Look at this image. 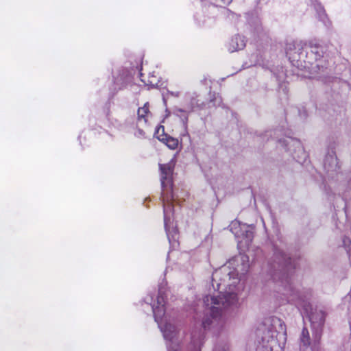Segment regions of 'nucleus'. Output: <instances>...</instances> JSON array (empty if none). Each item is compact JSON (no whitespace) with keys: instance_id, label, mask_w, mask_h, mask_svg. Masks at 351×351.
I'll return each instance as SVG.
<instances>
[{"instance_id":"nucleus-4","label":"nucleus","mask_w":351,"mask_h":351,"mask_svg":"<svg viewBox=\"0 0 351 351\" xmlns=\"http://www.w3.org/2000/svg\"><path fill=\"white\" fill-rule=\"evenodd\" d=\"M265 325L267 328L257 345L256 351H283L278 342V338H286L287 330L283 321L278 317H271L265 320Z\"/></svg>"},{"instance_id":"nucleus-2","label":"nucleus","mask_w":351,"mask_h":351,"mask_svg":"<svg viewBox=\"0 0 351 351\" xmlns=\"http://www.w3.org/2000/svg\"><path fill=\"white\" fill-rule=\"evenodd\" d=\"M174 167L173 162L160 165L161 171V198L163 202L164 223L167 236L171 246L175 247L178 244V233L173 224V206L172 202L174 197L171 188V176Z\"/></svg>"},{"instance_id":"nucleus-18","label":"nucleus","mask_w":351,"mask_h":351,"mask_svg":"<svg viewBox=\"0 0 351 351\" xmlns=\"http://www.w3.org/2000/svg\"><path fill=\"white\" fill-rule=\"evenodd\" d=\"M315 9L317 12V17L318 19L322 21L324 24H326L328 22V17L325 12V10L322 5L317 1V0H315Z\"/></svg>"},{"instance_id":"nucleus-16","label":"nucleus","mask_w":351,"mask_h":351,"mask_svg":"<svg viewBox=\"0 0 351 351\" xmlns=\"http://www.w3.org/2000/svg\"><path fill=\"white\" fill-rule=\"evenodd\" d=\"M274 261L279 265H287L289 263L290 258L281 249L276 248L274 253Z\"/></svg>"},{"instance_id":"nucleus-11","label":"nucleus","mask_w":351,"mask_h":351,"mask_svg":"<svg viewBox=\"0 0 351 351\" xmlns=\"http://www.w3.org/2000/svg\"><path fill=\"white\" fill-rule=\"evenodd\" d=\"M307 51L308 52V58H311V62H308L309 64H313V60L317 61L324 56L322 47L317 43L307 45Z\"/></svg>"},{"instance_id":"nucleus-21","label":"nucleus","mask_w":351,"mask_h":351,"mask_svg":"<svg viewBox=\"0 0 351 351\" xmlns=\"http://www.w3.org/2000/svg\"><path fill=\"white\" fill-rule=\"evenodd\" d=\"M158 79L156 76L152 75L149 77V79L148 80V84L151 86H155L157 85Z\"/></svg>"},{"instance_id":"nucleus-1","label":"nucleus","mask_w":351,"mask_h":351,"mask_svg":"<svg viewBox=\"0 0 351 351\" xmlns=\"http://www.w3.org/2000/svg\"><path fill=\"white\" fill-rule=\"evenodd\" d=\"M249 268L248 256L241 254L214 271L213 287L219 291V295L217 297L206 295L203 300L206 312L202 326L205 330H222L226 324L222 311L239 308L240 295L244 289L241 276L245 274Z\"/></svg>"},{"instance_id":"nucleus-24","label":"nucleus","mask_w":351,"mask_h":351,"mask_svg":"<svg viewBox=\"0 0 351 351\" xmlns=\"http://www.w3.org/2000/svg\"><path fill=\"white\" fill-rule=\"evenodd\" d=\"M167 95H171L174 97H179L180 96V91H179V90H176V91L167 90Z\"/></svg>"},{"instance_id":"nucleus-25","label":"nucleus","mask_w":351,"mask_h":351,"mask_svg":"<svg viewBox=\"0 0 351 351\" xmlns=\"http://www.w3.org/2000/svg\"><path fill=\"white\" fill-rule=\"evenodd\" d=\"M161 127H163V126H162V125H160V126H158V127L156 128V131H155V133H154V136H155V137H156V138H158V137H160H160H161V136H162V131H160V132H159V129H160Z\"/></svg>"},{"instance_id":"nucleus-23","label":"nucleus","mask_w":351,"mask_h":351,"mask_svg":"<svg viewBox=\"0 0 351 351\" xmlns=\"http://www.w3.org/2000/svg\"><path fill=\"white\" fill-rule=\"evenodd\" d=\"M134 135L138 138H143L145 137V132L142 129H137Z\"/></svg>"},{"instance_id":"nucleus-9","label":"nucleus","mask_w":351,"mask_h":351,"mask_svg":"<svg viewBox=\"0 0 351 351\" xmlns=\"http://www.w3.org/2000/svg\"><path fill=\"white\" fill-rule=\"evenodd\" d=\"M310 321L313 328H316L315 341H318L321 337L320 329L324 324L325 315L322 311L316 312L310 316Z\"/></svg>"},{"instance_id":"nucleus-19","label":"nucleus","mask_w":351,"mask_h":351,"mask_svg":"<svg viewBox=\"0 0 351 351\" xmlns=\"http://www.w3.org/2000/svg\"><path fill=\"white\" fill-rule=\"evenodd\" d=\"M203 343V337L202 335H199L197 338H195V335L192 337V343L194 346V351H199L200 346ZM214 351H217V348L214 350ZM221 351H227L225 348H222Z\"/></svg>"},{"instance_id":"nucleus-8","label":"nucleus","mask_w":351,"mask_h":351,"mask_svg":"<svg viewBox=\"0 0 351 351\" xmlns=\"http://www.w3.org/2000/svg\"><path fill=\"white\" fill-rule=\"evenodd\" d=\"M281 146L287 147V149L291 153L294 159L299 162L304 160L307 156L301 142L291 137H287L279 141Z\"/></svg>"},{"instance_id":"nucleus-27","label":"nucleus","mask_w":351,"mask_h":351,"mask_svg":"<svg viewBox=\"0 0 351 351\" xmlns=\"http://www.w3.org/2000/svg\"><path fill=\"white\" fill-rule=\"evenodd\" d=\"M115 83H116L117 85H119V78L116 79V80H115Z\"/></svg>"},{"instance_id":"nucleus-14","label":"nucleus","mask_w":351,"mask_h":351,"mask_svg":"<svg viewBox=\"0 0 351 351\" xmlns=\"http://www.w3.org/2000/svg\"><path fill=\"white\" fill-rule=\"evenodd\" d=\"M324 167L326 171H335L338 168L337 158L335 154H331L326 156Z\"/></svg>"},{"instance_id":"nucleus-22","label":"nucleus","mask_w":351,"mask_h":351,"mask_svg":"<svg viewBox=\"0 0 351 351\" xmlns=\"http://www.w3.org/2000/svg\"><path fill=\"white\" fill-rule=\"evenodd\" d=\"M343 244L346 250H348L350 245H351V239L349 237H343Z\"/></svg>"},{"instance_id":"nucleus-15","label":"nucleus","mask_w":351,"mask_h":351,"mask_svg":"<svg viewBox=\"0 0 351 351\" xmlns=\"http://www.w3.org/2000/svg\"><path fill=\"white\" fill-rule=\"evenodd\" d=\"M150 116L149 103H145L143 107L138 109L137 111V120L138 122L146 124L147 123L148 117Z\"/></svg>"},{"instance_id":"nucleus-26","label":"nucleus","mask_w":351,"mask_h":351,"mask_svg":"<svg viewBox=\"0 0 351 351\" xmlns=\"http://www.w3.org/2000/svg\"><path fill=\"white\" fill-rule=\"evenodd\" d=\"M162 95H163V101L165 104H166V95H165L164 94Z\"/></svg>"},{"instance_id":"nucleus-3","label":"nucleus","mask_w":351,"mask_h":351,"mask_svg":"<svg viewBox=\"0 0 351 351\" xmlns=\"http://www.w3.org/2000/svg\"><path fill=\"white\" fill-rule=\"evenodd\" d=\"M165 287L160 285L156 298L154 300L152 296H149L145 298V302H150L154 319L167 341V351H180V345L176 338V327L165 315Z\"/></svg>"},{"instance_id":"nucleus-5","label":"nucleus","mask_w":351,"mask_h":351,"mask_svg":"<svg viewBox=\"0 0 351 351\" xmlns=\"http://www.w3.org/2000/svg\"><path fill=\"white\" fill-rule=\"evenodd\" d=\"M228 228L230 232L234 234L240 247H249L254 237V227L253 226L241 223L239 221L234 220Z\"/></svg>"},{"instance_id":"nucleus-17","label":"nucleus","mask_w":351,"mask_h":351,"mask_svg":"<svg viewBox=\"0 0 351 351\" xmlns=\"http://www.w3.org/2000/svg\"><path fill=\"white\" fill-rule=\"evenodd\" d=\"M193 109L192 108H190V109H188V110H184V109H182V108H176L175 110H174V112L173 113L179 117L182 123H183V125L185 128H186V125H187V121H188V117H189V114L191 112H192Z\"/></svg>"},{"instance_id":"nucleus-6","label":"nucleus","mask_w":351,"mask_h":351,"mask_svg":"<svg viewBox=\"0 0 351 351\" xmlns=\"http://www.w3.org/2000/svg\"><path fill=\"white\" fill-rule=\"evenodd\" d=\"M287 56L291 62H311L308 58L307 45L301 40H294L287 43L285 47Z\"/></svg>"},{"instance_id":"nucleus-20","label":"nucleus","mask_w":351,"mask_h":351,"mask_svg":"<svg viewBox=\"0 0 351 351\" xmlns=\"http://www.w3.org/2000/svg\"><path fill=\"white\" fill-rule=\"evenodd\" d=\"M210 102H213L214 106H220L222 103V99L219 95H217L215 96L214 99H212Z\"/></svg>"},{"instance_id":"nucleus-28","label":"nucleus","mask_w":351,"mask_h":351,"mask_svg":"<svg viewBox=\"0 0 351 351\" xmlns=\"http://www.w3.org/2000/svg\"><path fill=\"white\" fill-rule=\"evenodd\" d=\"M124 82H123L122 83H121V86H119V88H121L122 87L124 86Z\"/></svg>"},{"instance_id":"nucleus-7","label":"nucleus","mask_w":351,"mask_h":351,"mask_svg":"<svg viewBox=\"0 0 351 351\" xmlns=\"http://www.w3.org/2000/svg\"><path fill=\"white\" fill-rule=\"evenodd\" d=\"M280 291L282 302L299 304L302 300L299 290L293 286L291 278L288 275L282 276Z\"/></svg>"},{"instance_id":"nucleus-10","label":"nucleus","mask_w":351,"mask_h":351,"mask_svg":"<svg viewBox=\"0 0 351 351\" xmlns=\"http://www.w3.org/2000/svg\"><path fill=\"white\" fill-rule=\"evenodd\" d=\"M246 39L243 36L237 34L234 36L228 44V49L232 53L239 50H242L245 47Z\"/></svg>"},{"instance_id":"nucleus-12","label":"nucleus","mask_w":351,"mask_h":351,"mask_svg":"<svg viewBox=\"0 0 351 351\" xmlns=\"http://www.w3.org/2000/svg\"><path fill=\"white\" fill-rule=\"evenodd\" d=\"M160 131H162V136L158 137V140L164 143L169 149H176L179 144L178 140L177 138L169 136L167 134H165L164 127H161L159 129V132Z\"/></svg>"},{"instance_id":"nucleus-13","label":"nucleus","mask_w":351,"mask_h":351,"mask_svg":"<svg viewBox=\"0 0 351 351\" xmlns=\"http://www.w3.org/2000/svg\"><path fill=\"white\" fill-rule=\"evenodd\" d=\"M309 333L306 328H304L301 334V350L302 351H318L315 344L313 347L310 346Z\"/></svg>"}]
</instances>
